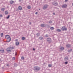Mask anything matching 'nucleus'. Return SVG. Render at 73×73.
Masks as SVG:
<instances>
[{"mask_svg": "<svg viewBox=\"0 0 73 73\" xmlns=\"http://www.w3.org/2000/svg\"><path fill=\"white\" fill-rule=\"evenodd\" d=\"M37 13H38L37 12H36L35 13L36 15H37Z\"/></svg>", "mask_w": 73, "mask_h": 73, "instance_id": "obj_41", "label": "nucleus"}, {"mask_svg": "<svg viewBox=\"0 0 73 73\" xmlns=\"http://www.w3.org/2000/svg\"><path fill=\"white\" fill-rule=\"evenodd\" d=\"M1 37H3V33H1Z\"/></svg>", "mask_w": 73, "mask_h": 73, "instance_id": "obj_23", "label": "nucleus"}, {"mask_svg": "<svg viewBox=\"0 0 73 73\" xmlns=\"http://www.w3.org/2000/svg\"><path fill=\"white\" fill-rule=\"evenodd\" d=\"M15 44L16 46H18L19 45V42H17L15 43Z\"/></svg>", "mask_w": 73, "mask_h": 73, "instance_id": "obj_14", "label": "nucleus"}, {"mask_svg": "<svg viewBox=\"0 0 73 73\" xmlns=\"http://www.w3.org/2000/svg\"><path fill=\"white\" fill-rule=\"evenodd\" d=\"M19 10H21L22 9V7L21 6H19Z\"/></svg>", "mask_w": 73, "mask_h": 73, "instance_id": "obj_19", "label": "nucleus"}, {"mask_svg": "<svg viewBox=\"0 0 73 73\" xmlns=\"http://www.w3.org/2000/svg\"><path fill=\"white\" fill-rule=\"evenodd\" d=\"M31 24H32V23L31 22H30V23H29V24H30V25H31Z\"/></svg>", "mask_w": 73, "mask_h": 73, "instance_id": "obj_47", "label": "nucleus"}, {"mask_svg": "<svg viewBox=\"0 0 73 73\" xmlns=\"http://www.w3.org/2000/svg\"><path fill=\"white\" fill-rule=\"evenodd\" d=\"M61 29L62 31H66L67 30V29L66 28H64V27H63L61 28Z\"/></svg>", "mask_w": 73, "mask_h": 73, "instance_id": "obj_7", "label": "nucleus"}, {"mask_svg": "<svg viewBox=\"0 0 73 73\" xmlns=\"http://www.w3.org/2000/svg\"><path fill=\"white\" fill-rule=\"evenodd\" d=\"M41 27H46V25L45 24H42L40 25Z\"/></svg>", "mask_w": 73, "mask_h": 73, "instance_id": "obj_9", "label": "nucleus"}, {"mask_svg": "<svg viewBox=\"0 0 73 73\" xmlns=\"http://www.w3.org/2000/svg\"><path fill=\"white\" fill-rule=\"evenodd\" d=\"M56 31L57 32H61V29H58L56 30Z\"/></svg>", "mask_w": 73, "mask_h": 73, "instance_id": "obj_15", "label": "nucleus"}, {"mask_svg": "<svg viewBox=\"0 0 73 73\" xmlns=\"http://www.w3.org/2000/svg\"><path fill=\"white\" fill-rule=\"evenodd\" d=\"M2 69H4V67H2Z\"/></svg>", "mask_w": 73, "mask_h": 73, "instance_id": "obj_48", "label": "nucleus"}, {"mask_svg": "<svg viewBox=\"0 0 73 73\" xmlns=\"http://www.w3.org/2000/svg\"><path fill=\"white\" fill-rule=\"evenodd\" d=\"M1 11H4V10H5V8H3L1 9Z\"/></svg>", "mask_w": 73, "mask_h": 73, "instance_id": "obj_18", "label": "nucleus"}, {"mask_svg": "<svg viewBox=\"0 0 73 73\" xmlns=\"http://www.w3.org/2000/svg\"><path fill=\"white\" fill-rule=\"evenodd\" d=\"M62 8H66V7H67V5H63L62 6Z\"/></svg>", "mask_w": 73, "mask_h": 73, "instance_id": "obj_8", "label": "nucleus"}, {"mask_svg": "<svg viewBox=\"0 0 73 73\" xmlns=\"http://www.w3.org/2000/svg\"><path fill=\"white\" fill-rule=\"evenodd\" d=\"M48 23H52V21H49Z\"/></svg>", "mask_w": 73, "mask_h": 73, "instance_id": "obj_34", "label": "nucleus"}, {"mask_svg": "<svg viewBox=\"0 0 73 73\" xmlns=\"http://www.w3.org/2000/svg\"><path fill=\"white\" fill-rule=\"evenodd\" d=\"M17 52H16L15 54V56H17Z\"/></svg>", "mask_w": 73, "mask_h": 73, "instance_id": "obj_39", "label": "nucleus"}, {"mask_svg": "<svg viewBox=\"0 0 73 73\" xmlns=\"http://www.w3.org/2000/svg\"><path fill=\"white\" fill-rule=\"evenodd\" d=\"M40 10V9H39V10Z\"/></svg>", "mask_w": 73, "mask_h": 73, "instance_id": "obj_52", "label": "nucleus"}, {"mask_svg": "<svg viewBox=\"0 0 73 73\" xmlns=\"http://www.w3.org/2000/svg\"><path fill=\"white\" fill-rule=\"evenodd\" d=\"M66 46L67 48H70L71 46L70 44H68L66 45Z\"/></svg>", "mask_w": 73, "mask_h": 73, "instance_id": "obj_12", "label": "nucleus"}, {"mask_svg": "<svg viewBox=\"0 0 73 73\" xmlns=\"http://www.w3.org/2000/svg\"><path fill=\"white\" fill-rule=\"evenodd\" d=\"M19 2H21V0H19Z\"/></svg>", "mask_w": 73, "mask_h": 73, "instance_id": "obj_45", "label": "nucleus"}, {"mask_svg": "<svg viewBox=\"0 0 73 73\" xmlns=\"http://www.w3.org/2000/svg\"><path fill=\"white\" fill-rule=\"evenodd\" d=\"M33 50H35V48H33Z\"/></svg>", "mask_w": 73, "mask_h": 73, "instance_id": "obj_43", "label": "nucleus"}, {"mask_svg": "<svg viewBox=\"0 0 73 73\" xmlns=\"http://www.w3.org/2000/svg\"><path fill=\"white\" fill-rule=\"evenodd\" d=\"M5 15H7V14L8 13V12L7 11H5Z\"/></svg>", "mask_w": 73, "mask_h": 73, "instance_id": "obj_20", "label": "nucleus"}, {"mask_svg": "<svg viewBox=\"0 0 73 73\" xmlns=\"http://www.w3.org/2000/svg\"><path fill=\"white\" fill-rule=\"evenodd\" d=\"M0 17H3V15H0Z\"/></svg>", "mask_w": 73, "mask_h": 73, "instance_id": "obj_40", "label": "nucleus"}, {"mask_svg": "<svg viewBox=\"0 0 73 73\" xmlns=\"http://www.w3.org/2000/svg\"><path fill=\"white\" fill-rule=\"evenodd\" d=\"M40 70V68L37 66H36L34 67V70L35 71H36V72H37V71H38Z\"/></svg>", "mask_w": 73, "mask_h": 73, "instance_id": "obj_1", "label": "nucleus"}, {"mask_svg": "<svg viewBox=\"0 0 73 73\" xmlns=\"http://www.w3.org/2000/svg\"><path fill=\"white\" fill-rule=\"evenodd\" d=\"M52 4L55 5V6H57L58 5V3L57 2H54L52 3Z\"/></svg>", "mask_w": 73, "mask_h": 73, "instance_id": "obj_6", "label": "nucleus"}, {"mask_svg": "<svg viewBox=\"0 0 73 73\" xmlns=\"http://www.w3.org/2000/svg\"><path fill=\"white\" fill-rule=\"evenodd\" d=\"M11 49H14V47L12 46L11 47Z\"/></svg>", "mask_w": 73, "mask_h": 73, "instance_id": "obj_36", "label": "nucleus"}, {"mask_svg": "<svg viewBox=\"0 0 73 73\" xmlns=\"http://www.w3.org/2000/svg\"><path fill=\"white\" fill-rule=\"evenodd\" d=\"M46 25L47 26L48 28H50V26H49V25Z\"/></svg>", "mask_w": 73, "mask_h": 73, "instance_id": "obj_33", "label": "nucleus"}, {"mask_svg": "<svg viewBox=\"0 0 73 73\" xmlns=\"http://www.w3.org/2000/svg\"><path fill=\"white\" fill-rule=\"evenodd\" d=\"M21 59L22 60H24V56H22L21 57Z\"/></svg>", "mask_w": 73, "mask_h": 73, "instance_id": "obj_24", "label": "nucleus"}, {"mask_svg": "<svg viewBox=\"0 0 73 73\" xmlns=\"http://www.w3.org/2000/svg\"><path fill=\"white\" fill-rule=\"evenodd\" d=\"M0 61L2 62V61H1V60H0Z\"/></svg>", "mask_w": 73, "mask_h": 73, "instance_id": "obj_51", "label": "nucleus"}, {"mask_svg": "<svg viewBox=\"0 0 73 73\" xmlns=\"http://www.w3.org/2000/svg\"><path fill=\"white\" fill-rule=\"evenodd\" d=\"M48 67L49 68H50V67H51L52 66V65L50 64L48 65Z\"/></svg>", "mask_w": 73, "mask_h": 73, "instance_id": "obj_29", "label": "nucleus"}, {"mask_svg": "<svg viewBox=\"0 0 73 73\" xmlns=\"http://www.w3.org/2000/svg\"><path fill=\"white\" fill-rule=\"evenodd\" d=\"M25 37H22V39L23 40H25Z\"/></svg>", "mask_w": 73, "mask_h": 73, "instance_id": "obj_27", "label": "nucleus"}, {"mask_svg": "<svg viewBox=\"0 0 73 73\" xmlns=\"http://www.w3.org/2000/svg\"><path fill=\"white\" fill-rule=\"evenodd\" d=\"M9 17H10V15H8V16L7 17H6L7 19H9Z\"/></svg>", "mask_w": 73, "mask_h": 73, "instance_id": "obj_26", "label": "nucleus"}, {"mask_svg": "<svg viewBox=\"0 0 73 73\" xmlns=\"http://www.w3.org/2000/svg\"><path fill=\"white\" fill-rule=\"evenodd\" d=\"M65 2H67V1H68V0H65Z\"/></svg>", "mask_w": 73, "mask_h": 73, "instance_id": "obj_42", "label": "nucleus"}, {"mask_svg": "<svg viewBox=\"0 0 73 73\" xmlns=\"http://www.w3.org/2000/svg\"><path fill=\"white\" fill-rule=\"evenodd\" d=\"M15 41H18V39H16Z\"/></svg>", "mask_w": 73, "mask_h": 73, "instance_id": "obj_46", "label": "nucleus"}, {"mask_svg": "<svg viewBox=\"0 0 73 73\" xmlns=\"http://www.w3.org/2000/svg\"><path fill=\"white\" fill-rule=\"evenodd\" d=\"M42 38H43L41 36H40L39 37V39L40 40H42Z\"/></svg>", "mask_w": 73, "mask_h": 73, "instance_id": "obj_25", "label": "nucleus"}, {"mask_svg": "<svg viewBox=\"0 0 73 73\" xmlns=\"http://www.w3.org/2000/svg\"><path fill=\"white\" fill-rule=\"evenodd\" d=\"M14 2V1H10V4H13V3Z\"/></svg>", "mask_w": 73, "mask_h": 73, "instance_id": "obj_17", "label": "nucleus"}, {"mask_svg": "<svg viewBox=\"0 0 73 73\" xmlns=\"http://www.w3.org/2000/svg\"><path fill=\"white\" fill-rule=\"evenodd\" d=\"M50 29L51 30H53L54 29V28L53 27H51L50 28Z\"/></svg>", "mask_w": 73, "mask_h": 73, "instance_id": "obj_21", "label": "nucleus"}, {"mask_svg": "<svg viewBox=\"0 0 73 73\" xmlns=\"http://www.w3.org/2000/svg\"><path fill=\"white\" fill-rule=\"evenodd\" d=\"M72 5L73 6V3H72Z\"/></svg>", "mask_w": 73, "mask_h": 73, "instance_id": "obj_49", "label": "nucleus"}, {"mask_svg": "<svg viewBox=\"0 0 73 73\" xmlns=\"http://www.w3.org/2000/svg\"><path fill=\"white\" fill-rule=\"evenodd\" d=\"M15 57H14L13 58V60H15Z\"/></svg>", "mask_w": 73, "mask_h": 73, "instance_id": "obj_38", "label": "nucleus"}, {"mask_svg": "<svg viewBox=\"0 0 73 73\" xmlns=\"http://www.w3.org/2000/svg\"><path fill=\"white\" fill-rule=\"evenodd\" d=\"M47 41L49 43H50V42H52V40L51 39V38H47Z\"/></svg>", "mask_w": 73, "mask_h": 73, "instance_id": "obj_4", "label": "nucleus"}, {"mask_svg": "<svg viewBox=\"0 0 73 73\" xmlns=\"http://www.w3.org/2000/svg\"><path fill=\"white\" fill-rule=\"evenodd\" d=\"M72 51V49H70V50H68V53H70Z\"/></svg>", "mask_w": 73, "mask_h": 73, "instance_id": "obj_16", "label": "nucleus"}, {"mask_svg": "<svg viewBox=\"0 0 73 73\" xmlns=\"http://www.w3.org/2000/svg\"><path fill=\"white\" fill-rule=\"evenodd\" d=\"M48 6H49L48 5H45L43 7V9H47V8H48Z\"/></svg>", "mask_w": 73, "mask_h": 73, "instance_id": "obj_5", "label": "nucleus"}, {"mask_svg": "<svg viewBox=\"0 0 73 73\" xmlns=\"http://www.w3.org/2000/svg\"><path fill=\"white\" fill-rule=\"evenodd\" d=\"M45 37H49V36L47 34H46V35H45Z\"/></svg>", "mask_w": 73, "mask_h": 73, "instance_id": "obj_30", "label": "nucleus"}, {"mask_svg": "<svg viewBox=\"0 0 73 73\" xmlns=\"http://www.w3.org/2000/svg\"><path fill=\"white\" fill-rule=\"evenodd\" d=\"M65 61H68V57L66 56L64 58Z\"/></svg>", "mask_w": 73, "mask_h": 73, "instance_id": "obj_11", "label": "nucleus"}, {"mask_svg": "<svg viewBox=\"0 0 73 73\" xmlns=\"http://www.w3.org/2000/svg\"><path fill=\"white\" fill-rule=\"evenodd\" d=\"M27 8L28 9H31V6H28Z\"/></svg>", "mask_w": 73, "mask_h": 73, "instance_id": "obj_32", "label": "nucleus"}, {"mask_svg": "<svg viewBox=\"0 0 73 73\" xmlns=\"http://www.w3.org/2000/svg\"><path fill=\"white\" fill-rule=\"evenodd\" d=\"M9 36V35H6V36H5V38H6V37H7V38H8V37H9V36Z\"/></svg>", "mask_w": 73, "mask_h": 73, "instance_id": "obj_31", "label": "nucleus"}, {"mask_svg": "<svg viewBox=\"0 0 73 73\" xmlns=\"http://www.w3.org/2000/svg\"><path fill=\"white\" fill-rule=\"evenodd\" d=\"M1 53H4V50L3 49H1L0 50Z\"/></svg>", "mask_w": 73, "mask_h": 73, "instance_id": "obj_10", "label": "nucleus"}, {"mask_svg": "<svg viewBox=\"0 0 73 73\" xmlns=\"http://www.w3.org/2000/svg\"><path fill=\"white\" fill-rule=\"evenodd\" d=\"M11 46H10L7 49H6V51L7 52H8L9 53L10 52H11L12 51V50H11Z\"/></svg>", "mask_w": 73, "mask_h": 73, "instance_id": "obj_2", "label": "nucleus"}, {"mask_svg": "<svg viewBox=\"0 0 73 73\" xmlns=\"http://www.w3.org/2000/svg\"><path fill=\"white\" fill-rule=\"evenodd\" d=\"M7 8H9V7L8 6H7Z\"/></svg>", "mask_w": 73, "mask_h": 73, "instance_id": "obj_50", "label": "nucleus"}, {"mask_svg": "<svg viewBox=\"0 0 73 73\" xmlns=\"http://www.w3.org/2000/svg\"><path fill=\"white\" fill-rule=\"evenodd\" d=\"M59 49H60L61 50H63L64 49V48L63 47L61 46L59 48Z\"/></svg>", "mask_w": 73, "mask_h": 73, "instance_id": "obj_13", "label": "nucleus"}, {"mask_svg": "<svg viewBox=\"0 0 73 73\" xmlns=\"http://www.w3.org/2000/svg\"><path fill=\"white\" fill-rule=\"evenodd\" d=\"M53 15H55V13H53Z\"/></svg>", "mask_w": 73, "mask_h": 73, "instance_id": "obj_44", "label": "nucleus"}, {"mask_svg": "<svg viewBox=\"0 0 73 73\" xmlns=\"http://www.w3.org/2000/svg\"><path fill=\"white\" fill-rule=\"evenodd\" d=\"M7 36H9V37L7 38V41L8 42H10V41H11V37L10 36H9V35ZM7 36V35L6 36Z\"/></svg>", "mask_w": 73, "mask_h": 73, "instance_id": "obj_3", "label": "nucleus"}, {"mask_svg": "<svg viewBox=\"0 0 73 73\" xmlns=\"http://www.w3.org/2000/svg\"><path fill=\"white\" fill-rule=\"evenodd\" d=\"M68 62L67 61L65 62V64H68Z\"/></svg>", "mask_w": 73, "mask_h": 73, "instance_id": "obj_35", "label": "nucleus"}, {"mask_svg": "<svg viewBox=\"0 0 73 73\" xmlns=\"http://www.w3.org/2000/svg\"><path fill=\"white\" fill-rule=\"evenodd\" d=\"M36 35L37 36H40V34L38 33H37L36 34Z\"/></svg>", "mask_w": 73, "mask_h": 73, "instance_id": "obj_28", "label": "nucleus"}, {"mask_svg": "<svg viewBox=\"0 0 73 73\" xmlns=\"http://www.w3.org/2000/svg\"><path fill=\"white\" fill-rule=\"evenodd\" d=\"M14 66L15 67H16L17 66V64L16 63H15L14 64Z\"/></svg>", "mask_w": 73, "mask_h": 73, "instance_id": "obj_22", "label": "nucleus"}, {"mask_svg": "<svg viewBox=\"0 0 73 73\" xmlns=\"http://www.w3.org/2000/svg\"><path fill=\"white\" fill-rule=\"evenodd\" d=\"M6 66H8V67L9 66V64H7Z\"/></svg>", "mask_w": 73, "mask_h": 73, "instance_id": "obj_37", "label": "nucleus"}]
</instances>
